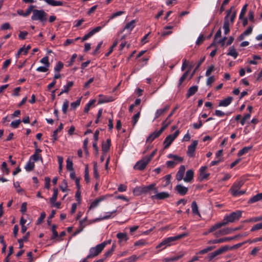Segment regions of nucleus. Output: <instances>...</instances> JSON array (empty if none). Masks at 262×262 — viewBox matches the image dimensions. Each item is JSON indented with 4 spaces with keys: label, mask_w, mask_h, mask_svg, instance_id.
I'll return each instance as SVG.
<instances>
[{
    "label": "nucleus",
    "mask_w": 262,
    "mask_h": 262,
    "mask_svg": "<svg viewBox=\"0 0 262 262\" xmlns=\"http://www.w3.org/2000/svg\"><path fill=\"white\" fill-rule=\"evenodd\" d=\"M198 141L194 140L188 147L187 154L188 156H189L190 157H193L194 156V152H195V149H196V146L198 145Z\"/></svg>",
    "instance_id": "obj_8"
},
{
    "label": "nucleus",
    "mask_w": 262,
    "mask_h": 262,
    "mask_svg": "<svg viewBox=\"0 0 262 262\" xmlns=\"http://www.w3.org/2000/svg\"><path fill=\"white\" fill-rule=\"evenodd\" d=\"M169 193H168L167 192H161L159 193H158L157 192L156 193V194L152 195L151 198L152 200L157 199L159 200H161L166 199L169 198Z\"/></svg>",
    "instance_id": "obj_11"
},
{
    "label": "nucleus",
    "mask_w": 262,
    "mask_h": 262,
    "mask_svg": "<svg viewBox=\"0 0 262 262\" xmlns=\"http://www.w3.org/2000/svg\"><path fill=\"white\" fill-rule=\"evenodd\" d=\"M115 248H116V245H115V244H113L111 249H110L109 250H108L107 251H106L104 253V256H105L104 258H106V257L111 256L113 252L114 251Z\"/></svg>",
    "instance_id": "obj_47"
},
{
    "label": "nucleus",
    "mask_w": 262,
    "mask_h": 262,
    "mask_svg": "<svg viewBox=\"0 0 262 262\" xmlns=\"http://www.w3.org/2000/svg\"><path fill=\"white\" fill-rule=\"evenodd\" d=\"M188 235V233H184L182 234H180L175 236L169 237L165 239H164L162 242H161L158 245L156 246V248L158 249L162 246H164L162 249H165L166 247L168 246H170L172 245V242H174L177 240H179L182 238L186 237Z\"/></svg>",
    "instance_id": "obj_1"
},
{
    "label": "nucleus",
    "mask_w": 262,
    "mask_h": 262,
    "mask_svg": "<svg viewBox=\"0 0 262 262\" xmlns=\"http://www.w3.org/2000/svg\"><path fill=\"white\" fill-rule=\"evenodd\" d=\"M207 168V166H202L200 169V177L199 179L200 181H202L204 179H207V178L210 175L209 173H205V171Z\"/></svg>",
    "instance_id": "obj_16"
},
{
    "label": "nucleus",
    "mask_w": 262,
    "mask_h": 262,
    "mask_svg": "<svg viewBox=\"0 0 262 262\" xmlns=\"http://www.w3.org/2000/svg\"><path fill=\"white\" fill-rule=\"evenodd\" d=\"M2 170L3 172H5L6 174L9 173V170L7 168V163L5 162H3L2 164Z\"/></svg>",
    "instance_id": "obj_57"
},
{
    "label": "nucleus",
    "mask_w": 262,
    "mask_h": 262,
    "mask_svg": "<svg viewBox=\"0 0 262 262\" xmlns=\"http://www.w3.org/2000/svg\"><path fill=\"white\" fill-rule=\"evenodd\" d=\"M246 13V4H245L242 9L241 12L239 19L243 20V25L244 27L246 26V18L244 17L245 14Z\"/></svg>",
    "instance_id": "obj_27"
},
{
    "label": "nucleus",
    "mask_w": 262,
    "mask_h": 262,
    "mask_svg": "<svg viewBox=\"0 0 262 262\" xmlns=\"http://www.w3.org/2000/svg\"><path fill=\"white\" fill-rule=\"evenodd\" d=\"M74 84L73 81H69L67 84L64 86V89L61 90V93H68L70 91V88L73 86Z\"/></svg>",
    "instance_id": "obj_37"
},
{
    "label": "nucleus",
    "mask_w": 262,
    "mask_h": 262,
    "mask_svg": "<svg viewBox=\"0 0 262 262\" xmlns=\"http://www.w3.org/2000/svg\"><path fill=\"white\" fill-rule=\"evenodd\" d=\"M116 236L118 238V243L120 245L122 244L123 241L126 242L128 239L126 233L119 232L117 234Z\"/></svg>",
    "instance_id": "obj_14"
},
{
    "label": "nucleus",
    "mask_w": 262,
    "mask_h": 262,
    "mask_svg": "<svg viewBox=\"0 0 262 262\" xmlns=\"http://www.w3.org/2000/svg\"><path fill=\"white\" fill-rule=\"evenodd\" d=\"M205 57H203L202 58H201L200 61H199V62L198 63L196 67L195 68L194 70H193V71L192 72L191 75V77H192L193 75L194 74V73H195V72L198 70V69L199 68V67H200V66L201 65V64L202 63V62L204 61L205 60Z\"/></svg>",
    "instance_id": "obj_50"
},
{
    "label": "nucleus",
    "mask_w": 262,
    "mask_h": 262,
    "mask_svg": "<svg viewBox=\"0 0 262 262\" xmlns=\"http://www.w3.org/2000/svg\"><path fill=\"white\" fill-rule=\"evenodd\" d=\"M175 190L177 191V193L181 195H185L188 191L187 187H186L181 184L177 185L175 187Z\"/></svg>",
    "instance_id": "obj_12"
},
{
    "label": "nucleus",
    "mask_w": 262,
    "mask_h": 262,
    "mask_svg": "<svg viewBox=\"0 0 262 262\" xmlns=\"http://www.w3.org/2000/svg\"><path fill=\"white\" fill-rule=\"evenodd\" d=\"M198 87L196 85H194L190 87L186 95L187 98H189L190 96L193 95L198 91Z\"/></svg>",
    "instance_id": "obj_21"
},
{
    "label": "nucleus",
    "mask_w": 262,
    "mask_h": 262,
    "mask_svg": "<svg viewBox=\"0 0 262 262\" xmlns=\"http://www.w3.org/2000/svg\"><path fill=\"white\" fill-rule=\"evenodd\" d=\"M189 71H190V69H189L187 71H186L183 74V75L181 76V77L180 78L179 81V83H178V88H179L180 86V85L182 84L183 82L186 79V78H187V77L188 75V73L189 72Z\"/></svg>",
    "instance_id": "obj_35"
},
{
    "label": "nucleus",
    "mask_w": 262,
    "mask_h": 262,
    "mask_svg": "<svg viewBox=\"0 0 262 262\" xmlns=\"http://www.w3.org/2000/svg\"><path fill=\"white\" fill-rule=\"evenodd\" d=\"M82 97L78 98L76 101L71 103V109L75 110L77 106L80 105L81 99Z\"/></svg>",
    "instance_id": "obj_46"
},
{
    "label": "nucleus",
    "mask_w": 262,
    "mask_h": 262,
    "mask_svg": "<svg viewBox=\"0 0 262 262\" xmlns=\"http://www.w3.org/2000/svg\"><path fill=\"white\" fill-rule=\"evenodd\" d=\"M106 245V243H102L94 247L91 248L90 250V254L87 256V258H93L99 255Z\"/></svg>",
    "instance_id": "obj_4"
},
{
    "label": "nucleus",
    "mask_w": 262,
    "mask_h": 262,
    "mask_svg": "<svg viewBox=\"0 0 262 262\" xmlns=\"http://www.w3.org/2000/svg\"><path fill=\"white\" fill-rule=\"evenodd\" d=\"M47 13L43 10L34 9L31 19L33 20H39L44 25L47 20Z\"/></svg>",
    "instance_id": "obj_2"
},
{
    "label": "nucleus",
    "mask_w": 262,
    "mask_h": 262,
    "mask_svg": "<svg viewBox=\"0 0 262 262\" xmlns=\"http://www.w3.org/2000/svg\"><path fill=\"white\" fill-rule=\"evenodd\" d=\"M242 212L238 210L236 212H233L230 214L226 215L223 221L221 222L223 226L227 225L229 223H233L237 221L242 216Z\"/></svg>",
    "instance_id": "obj_3"
},
{
    "label": "nucleus",
    "mask_w": 262,
    "mask_h": 262,
    "mask_svg": "<svg viewBox=\"0 0 262 262\" xmlns=\"http://www.w3.org/2000/svg\"><path fill=\"white\" fill-rule=\"evenodd\" d=\"M58 195V189L56 188H53V194L52 197L50 199V202L51 204L54 203L56 202Z\"/></svg>",
    "instance_id": "obj_31"
},
{
    "label": "nucleus",
    "mask_w": 262,
    "mask_h": 262,
    "mask_svg": "<svg viewBox=\"0 0 262 262\" xmlns=\"http://www.w3.org/2000/svg\"><path fill=\"white\" fill-rule=\"evenodd\" d=\"M224 226L222 222L217 223L214 225L212 226L209 230L208 232L211 233L217 230V229Z\"/></svg>",
    "instance_id": "obj_39"
},
{
    "label": "nucleus",
    "mask_w": 262,
    "mask_h": 262,
    "mask_svg": "<svg viewBox=\"0 0 262 262\" xmlns=\"http://www.w3.org/2000/svg\"><path fill=\"white\" fill-rule=\"evenodd\" d=\"M168 158H172L174 161H177L179 162H182L183 161V158L182 157H179L176 155L169 154L168 155Z\"/></svg>",
    "instance_id": "obj_41"
},
{
    "label": "nucleus",
    "mask_w": 262,
    "mask_h": 262,
    "mask_svg": "<svg viewBox=\"0 0 262 262\" xmlns=\"http://www.w3.org/2000/svg\"><path fill=\"white\" fill-rule=\"evenodd\" d=\"M66 162L67 169L69 171H74L73 162L71 160H70L69 158H68L66 161Z\"/></svg>",
    "instance_id": "obj_42"
},
{
    "label": "nucleus",
    "mask_w": 262,
    "mask_h": 262,
    "mask_svg": "<svg viewBox=\"0 0 262 262\" xmlns=\"http://www.w3.org/2000/svg\"><path fill=\"white\" fill-rule=\"evenodd\" d=\"M262 200V192L257 193L254 196H252L248 201L249 203H254Z\"/></svg>",
    "instance_id": "obj_23"
},
{
    "label": "nucleus",
    "mask_w": 262,
    "mask_h": 262,
    "mask_svg": "<svg viewBox=\"0 0 262 262\" xmlns=\"http://www.w3.org/2000/svg\"><path fill=\"white\" fill-rule=\"evenodd\" d=\"M148 163L149 162L147 161L145 158H143L142 160L137 162L134 166V168L136 170H143L145 168Z\"/></svg>",
    "instance_id": "obj_7"
},
{
    "label": "nucleus",
    "mask_w": 262,
    "mask_h": 262,
    "mask_svg": "<svg viewBox=\"0 0 262 262\" xmlns=\"http://www.w3.org/2000/svg\"><path fill=\"white\" fill-rule=\"evenodd\" d=\"M35 7L33 5H30L27 9L25 13V17L29 15L31 12H33V11L34 10V8Z\"/></svg>",
    "instance_id": "obj_56"
},
{
    "label": "nucleus",
    "mask_w": 262,
    "mask_h": 262,
    "mask_svg": "<svg viewBox=\"0 0 262 262\" xmlns=\"http://www.w3.org/2000/svg\"><path fill=\"white\" fill-rule=\"evenodd\" d=\"M57 228V225L55 224H53L52 226V236L51 237V239H55L56 238L58 237V234L57 231L56 230V229Z\"/></svg>",
    "instance_id": "obj_34"
},
{
    "label": "nucleus",
    "mask_w": 262,
    "mask_h": 262,
    "mask_svg": "<svg viewBox=\"0 0 262 262\" xmlns=\"http://www.w3.org/2000/svg\"><path fill=\"white\" fill-rule=\"evenodd\" d=\"M55 213H56L55 210H52V211H51V214H50V215L48 217L47 223H48V225H49V226L51 225V219L53 217H54Z\"/></svg>",
    "instance_id": "obj_55"
},
{
    "label": "nucleus",
    "mask_w": 262,
    "mask_h": 262,
    "mask_svg": "<svg viewBox=\"0 0 262 262\" xmlns=\"http://www.w3.org/2000/svg\"><path fill=\"white\" fill-rule=\"evenodd\" d=\"M192 212L194 214L200 216V213L198 210V206L195 201H193L191 204Z\"/></svg>",
    "instance_id": "obj_30"
},
{
    "label": "nucleus",
    "mask_w": 262,
    "mask_h": 262,
    "mask_svg": "<svg viewBox=\"0 0 262 262\" xmlns=\"http://www.w3.org/2000/svg\"><path fill=\"white\" fill-rule=\"evenodd\" d=\"M102 27L100 26H98L94 29H93L92 30H91L90 32H89L88 34H85L81 39L82 41H84L86 40H87L89 37L93 36L95 33L96 32H99L101 29Z\"/></svg>",
    "instance_id": "obj_13"
},
{
    "label": "nucleus",
    "mask_w": 262,
    "mask_h": 262,
    "mask_svg": "<svg viewBox=\"0 0 262 262\" xmlns=\"http://www.w3.org/2000/svg\"><path fill=\"white\" fill-rule=\"evenodd\" d=\"M40 62L45 65L46 67H49L50 66V62L49 61V57L48 56H45L42 58Z\"/></svg>",
    "instance_id": "obj_53"
},
{
    "label": "nucleus",
    "mask_w": 262,
    "mask_h": 262,
    "mask_svg": "<svg viewBox=\"0 0 262 262\" xmlns=\"http://www.w3.org/2000/svg\"><path fill=\"white\" fill-rule=\"evenodd\" d=\"M48 5L52 6H63L64 3L61 1H55L54 0H44Z\"/></svg>",
    "instance_id": "obj_24"
},
{
    "label": "nucleus",
    "mask_w": 262,
    "mask_h": 262,
    "mask_svg": "<svg viewBox=\"0 0 262 262\" xmlns=\"http://www.w3.org/2000/svg\"><path fill=\"white\" fill-rule=\"evenodd\" d=\"M68 107H69V101H68V100H66L63 102L62 107V112L64 114H67Z\"/></svg>",
    "instance_id": "obj_54"
},
{
    "label": "nucleus",
    "mask_w": 262,
    "mask_h": 262,
    "mask_svg": "<svg viewBox=\"0 0 262 262\" xmlns=\"http://www.w3.org/2000/svg\"><path fill=\"white\" fill-rule=\"evenodd\" d=\"M193 171L192 169L188 170L186 173V176L184 178V181L186 182H190L193 178Z\"/></svg>",
    "instance_id": "obj_19"
},
{
    "label": "nucleus",
    "mask_w": 262,
    "mask_h": 262,
    "mask_svg": "<svg viewBox=\"0 0 262 262\" xmlns=\"http://www.w3.org/2000/svg\"><path fill=\"white\" fill-rule=\"evenodd\" d=\"M169 107V105H167L164 108L158 110L156 113L155 119L158 118L162 114L168 111Z\"/></svg>",
    "instance_id": "obj_25"
},
{
    "label": "nucleus",
    "mask_w": 262,
    "mask_h": 262,
    "mask_svg": "<svg viewBox=\"0 0 262 262\" xmlns=\"http://www.w3.org/2000/svg\"><path fill=\"white\" fill-rule=\"evenodd\" d=\"M214 70V65L212 64L208 68V69L206 71V76H209L211 72Z\"/></svg>",
    "instance_id": "obj_64"
},
{
    "label": "nucleus",
    "mask_w": 262,
    "mask_h": 262,
    "mask_svg": "<svg viewBox=\"0 0 262 262\" xmlns=\"http://www.w3.org/2000/svg\"><path fill=\"white\" fill-rule=\"evenodd\" d=\"M99 97H100L101 98H100L98 100V104H101L105 102H110L112 101L111 99H109L107 98L106 96H104L101 94L99 95Z\"/></svg>",
    "instance_id": "obj_38"
},
{
    "label": "nucleus",
    "mask_w": 262,
    "mask_h": 262,
    "mask_svg": "<svg viewBox=\"0 0 262 262\" xmlns=\"http://www.w3.org/2000/svg\"><path fill=\"white\" fill-rule=\"evenodd\" d=\"M183 256V254L180 255L178 256H175L171 258H165L163 259V261L164 262H170L173 261H176L181 258Z\"/></svg>",
    "instance_id": "obj_45"
},
{
    "label": "nucleus",
    "mask_w": 262,
    "mask_h": 262,
    "mask_svg": "<svg viewBox=\"0 0 262 262\" xmlns=\"http://www.w3.org/2000/svg\"><path fill=\"white\" fill-rule=\"evenodd\" d=\"M133 193L136 196L140 195L142 194H143L141 186L135 187L133 190Z\"/></svg>",
    "instance_id": "obj_43"
},
{
    "label": "nucleus",
    "mask_w": 262,
    "mask_h": 262,
    "mask_svg": "<svg viewBox=\"0 0 262 262\" xmlns=\"http://www.w3.org/2000/svg\"><path fill=\"white\" fill-rule=\"evenodd\" d=\"M228 250V248L227 247H222L214 252L208 254L206 257V258L208 259V261H211L215 256L220 255L227 251Z\"/></svg>",
    "instance_id": "obj_6"
},
{
    "label": "nucleus",
    "mask_w": 262,
    "mask_h": 262,
    "mask_svg": "<svg viewBox=\"0 0 262 262\" xmlns=\"http://www.w3.org/2000/svg\"><path fill=\"white\" fill-rule=\"evenodd\" d=\"M68 185L67 181L66 180H63V181L61 182V185L59 186L60 189L63 192L67 191L68 190Z\"/></svg>",
    "instance_id": "obj_40"
},
{
    "label": "nucleus",
    "mask_w": 262,
    "mask_h": 262,
    "mask_svg": "<svg viewBox=\"0 0 262 262\" xmlns=\"http://www.w3.org/2000/svg\"><path fill=\"white\" fill-rule=\"evenodd\" d=\"M161 133L159 131H155L149 135V136L147 138L146 142H151L152 141L159 137L161 135Z\"/></svg>",
    "instance_id": "obj_18"
},
{
    "label": "nucleus",
    "mask_w": 262,
    "mask_h": 262,
    "mask_svg": "<svg viewBox=\"0 0 262 262\" xmlns=\"http://www.w3.org/2000/svg\"><path fill=\"white\" fill-rule=\"evenodd\" d=\"M179 131L177 130L173 135H169L165 139L163 142L164 149L167 148L174 141V140L178 136Z\"/></svg>",
    "instance_id": "obj_5"
},
{
    "label": "nucleus",
    "mask_w": 262,
    "mask_h": 262,
    "mask_svg": "<svg viewBox=\"0 0 262 262\" xmlns=\"http://www.w3.org/2000/svg\"><path fill=\"white\" fill-rule=\"evenodd\" d=\"M233 98L232 97H228L227 98L223 99L219 102V106H227L230 104Z\"/></svg>",
    "instance_id": "obj_20"
},
{
    "label": "nucleus",
    "mask_w": 262,
    "mask_h": 262,
    "mask_svg": "<svg viewBox=\"0 0 262 262\" xmlns=\"http://www.w3.org/2000/svg\"><path fill=\"white\" fill-rule=\"evenodd\" d=\"M35 167V164L34 162H31V160L27 163L26 165L25 166V169L28 171H32L34 169Z\"/></svg>",
    "instance_id": "obj_36"
},
{
    "label": "nucleus",
    "mask_w": 262,
    "mask_h": 262,
    "mask_svg": "<svg viewBox=\"0 0 262 262\" xmlns=\"http://www.w3.org/2000/svg\"><path fill=\"white\" fill-rule=\"evenodd\" d=\"M140 112H138L137 113H136L135 115H134V116L133 117V120H132L133 126H134L136 125V123L137 122L138 119L140 117Z\"/></svg>",
    "instance_id": "obj_52"
},
{
    "label": "nucleus",
    "mask_w": 262,
    "mask_h": 262,
    "mask_svg": "<svg viewBox=\"0 0 262 262\" xmlns=\"http://www.w3.org/2000/svg\"><path fill=\"white\" fill-rule=\"evenodd\" d=\"M185 171V167L184 165H181L179 169V171L176 174V179L180 181L182 180Z\"/></svg>",
    "instance_id": "obj_15"
},
{
    "label": "nucleus",
    "mask_w": 262,
    "mask_h": 262,
    "mask_svg": "<svg viewBox=\"0 0 262 262\" xmlns=\"http://www.w3.org/2000/svg\"><path fill=\"white\" fill-rule=\"evenodd\" d=\"M87 221V217H85L83 220L79 221V225L78 229H80L81 231L83 230L84 227L87 224H84V223Z\"/></svg>",
    "instance_id": "obj_49"
},
{
    "label": "nucleus",
    "mask_w": 262,
    "mask_h": 262,
    "mask_svg": "<svg viewBox=\"0 0 262 262\" xmlns=\"http://www.w3.org/2000/svg\"><path fill=\"white\" fill-rule=\"evenodd\" d=\"M30 160H33V162H36L37 161H43V159L41 155L34 154L30 157Z\"/></svg>",
    "instance_id": "obj_33"
},
{
    "label": "nucleus",
    "mask_w": 262,
    "mask_h": 262,
    "mask_svg": "<svg viewBox=\"0 0 262 262\" xmlns=\"http://www.w3.org/2000/svg\"><path fill=\"white\" fill-rule=\"evenodd\" d=\"M236 229H233L230 228H225L220 230V233H221L222 235H226L229 233H232V232L235 231Z\"/></svg>",
    "instance_id": "obj_32"
},
{
    "label": "nucleus",
    "mask_w": 262,
    "mask_h": 262,
    "mask_svg": "<svg viewBox=\"0 0 262 262\" xmlns=\"http://www.w3.org/2000/svg\"><path fill=\"white\" fill-rule=\"evenodd\" d=\"M142 192L143 194H146L149 192L151 190H154L155 193L158 192V189L156 187V184L152 183L148 186H141Z\"/></svg>",
    "instance_id": "obj_10"
},
{
    "label": "nucleus",
    "mask_w": 262,
    "mask_h": 262,
    "mask_svg": "<svg viewBox=\"0 0 262 262\" xmlns=\"http://www.w3.org/2000/svg\"><path fill=\"white\" fill-rule=\"evenodd\" d=\"M46 217V213L45 212H41L39 218L37 220L36 224L38 225L42 222Z\"/></svg>",
    "instance_id": "obj_63"
},
{
    "label": "nucleus",
    "mask_w": 262,
    "mask_h": 262,
    "mask_svg": "<svg viewBox=\"0 0 262 262\" xmlns=\"http://www.w3.org/2000/svg\"><path fill=\"white\" fill-rule=\"evenodd\" d=\"M63 67V63L61 61H58L57 64L54 68V70L56 72H59Z\"/></svg>",
    "instance_id": "obj_51"
},
{
    "label": "nucleus",
    "mask_w": 262,
    "mask_h": 262,
    "mask_svg": "<svg viewBox=\"0 0 262 262\" xmlns=\"http://www.w3.org/2000/svg\"><path fill=\"white\" fill-rule=\"evenodd\" d=\"M147 244V242L144 239H140L134 243L135 246H143Z\"/></svg>",
    "instance_id": "obj_60"
},
{
    "label": "nucleus",
    "mask_w": 262,
    "mask_h": 262,
    "mask_svg": "<svg viewBox=\"0 0 262 262\" xmlns=\"http://www.w3.org/2000/svg\"><path fill=\"white\" fill-rule=\"evenodd\" d=\"M135 23H136L135 20H131L130 22H129L126 24L124 29H126V30L130 29V30H132L135 27L134 24H135Z\"/></svg>",
    "instance_id": "obj_44"
},
{
    "label": "nucleus",
    "mask_w": 262,
    "mask_h": 262,
    "mask_svg": "<svg viewBox=\"0 0 262 262\" xmlns=\"http://www.w3.org/2000/svg\"><path fill=\"white\" fill-rule=\"evenodd\" d=\"M244 182L243 181L235 182L233 184V185L230 189V191L231 192L233 196H236V193H235L236 191L239 190L241 187L244 185Z\"/></svg>",
    "instance_id": "obj_9"
},
{
    "label": "nucleus",
    "mask_w": 262,
    "mask_h": 262,
    "mask_svg": "<svg viewBox=\"0 0 262 262\" xmlns=\"http://www.w3.org/2000/svg\"><path fill=\"white\" fill-rule=\"evenodd\" d=\"M27 34L28 32L27 31H20L19 34L18 35V37L21 40L25 39Z\"/></svg>",
    "instance_id": "obj_62"
},
{
    "label": "nucleus",
    "mask_w": 262,
    "mask_h": 262,
    "mask_svg": "<svg viewBox=\"0 0 262 262\" xmlns=\"http://www.w3.org/2000/svg\"><path fill=\"white\" fill-rule=\"evenodd\" d=\"M171 123V121L168 120V119L166 118V119L162 122V127L159 130V132L162 134Z\"/></svg>",
    "instance_id": "obj_29"
},
{
    "label": "nucleus",
    "mask_w": 262,
    "mask_h": 262,
    "mask_svg": "<svg viewBox=\"0 0 262 262\" xmlns=\"http://www.w3.org/2000/svg\"><path fill=\"white\" fill-rule=\"evenodd\" d=\"M63 128V124L62 123H60L58 128L55 129L53 132V142H54L55 141H56L58 139L57 137V133L58 132L60 131Z\"/></svg>",
    "instance_id": "obj_28"
},
{
    "label": "nucleus",
    "mask_w": 262,
    "mask_h": 262,
    "mask_svg": "<svg viewBox=\"0 0 262 262\" xmlns=\"http://www.w3.org/2000/svg\"><path fill=\"white\" fill-rule=\"evenodd\" d=\"M21 122V121L20 119H18V120H17L15 121H12L11 123V126L14 128H17L19 125V124Z\"/></svg>",
    "instance_id": "obj_59"
},
{
    "label": "nucleus",
    "mask_w": 262,
    "mask_h": 262,
    "mask_svg": "<svg viewBox=\"0 0 262 262\" xmlns=\"http://www.w3.org/2000/svg\"><path fill=\"white\" fill-rule=\"evenodd\" d=\"M111 146V139H107L106 143L103 142L102 144V151L103 155L105 154L110 148Z\"/></svg>",
    "instance_id": "obj_17"
},
{
    "label": "nucleus",
    "mask_w": 262,
    "mask_h": 262,
    "mask_svg": "<svg viewBox=\"0 0 262 262\" xmlns=\"http://www.w3.org/2000/svg\"><path fill=\"white\" fill-rule=\"evenodd\" d=\"M236 238V236H233V237H223V238H221L220 239V242L221 243L233 240V239H235Z\"/></svg>",
    "instance_id": "obj_61"
},
{
    "label": "nucleus",
    "mask_w": 262,
    "mask_h": 262,
    "mask_svg": "<svg viewBox=\"0 0 262 262\" xmlns=\"http://www.w3.org/2000/svg\"><path fill=\"white\" fill-rule=\"evenodd\" d=\"M228 55L232 56L234 58H236L237 56V53L235 49L233 47H230L229 48V51L227 53Z\"/></svg>",
    "instance_id": "obj_48"
},
{
    "label": "nucleus",
    "mask_w": 262,
    "mask_h": 262,
    "mask_svg": "<svg viewBox=\"0 0 262 262\" xmlns=\"http://www.w3.org/2000/svg\"><path fill=\"white\" fill-rule=\"evenodd\" d=\"M262 229V223L255 224L252 227L251 231H254Z\"/></svg>",
    "instance_id": "obj_58"
},
{
    "label": "nucleus",
    "mask_w": 262,
    "mask_h": 262,
    "mask_svg": "<svg viewBox=\"0 0 262 262\" xmlns=\"http://www.w3.org/2000/svg\"><path fill=\"white\" fill-rule=\"evenodd\" d=\"M105 199V197L104 196H101L99 197V198H97L95 200H94L93 202H92V203L90 205V206L89 208V210H91V209L94 208L96 207L98 204L103 200Z\"/></svg>",
    "instance_id": "obj_22"
},
{
    "label": "nucleus",
    "mask_w": 262,
    "mask_h": 262,
    "mask_svg": "<svg viewBox=\"0 0 262 262\" xmlns=\"http://www.w3.org/2000/svg\"><path fill=\"white\" fill-rule=\"evenodd\" d=\"M223 28L225 34H227L230 31L229 19H227V16H225L224 18Z\"/></svg>",
    "instance_id": "obj_26"
}]
</instances>
